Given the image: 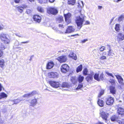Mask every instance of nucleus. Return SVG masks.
I'll use <instances>...</instances> for the list:
<instances>
[{
    "label": "nucleus",
    "instance_id": "57",
    "mask_svg": "<svg viewBox=\"0 0 124 124\" xmlns=\"http://www.w3.org/2000/svg\"><path fill=\"white\" fill-rule=\"evenodd\" d=\"M3 87L1 84L0 83V92L2 90V89Z\"/></svg>",
    "mask_w": 124,
    "mask_h": 124
},
{
    "label": "nucleus",
    "instance_id": "59",
    "mask_svg": "<svg viewBox=\"0 0 124 124\" xmlns=\"http://www.w3.org/2000/svg\"><path fill=\"white\" fill-rule=\"evenodd\" d=\"M16 35L18 37H22L20 35H19L18 34H16Z\"/></svg>",
    "mask_w": 124,
    "mask_h": 124
},
{
    "label": "nucleus",
    "instance_id": "51",
    "mask_svg": "<svg viewBox=\"0 0 124 124\" xmlns=\"http://www.w3.org/2000/svg\"><path fill=\"white\" fill-rule=\"evenodd\" d=\"M106 58V57L105 56H103L101 57L100 59L101 60H103Z\"/></svg>",
    "mask_w": 124,
    "mask_h": 124
},
{
    "label": "nucleus",
    "instance_id": "37",
    "mask_svg": "<svg viewBox=\"0 0 124 124\" xmlns=\"http://www.w3.org/2000/svg\"><path fill=\"white\" fill-rule=\"evenodd\" d=\"M4 65V60L3 59L0 60V66L1 67H3Z\"/></svg>",
    "mask_w": 124,
    "mask_h": 124
},
{
    "label": "nucleus",
    "instance_id": "10",
    "mask_svg": "<svg viewBox=\"0 0 124 124\" xmlns=\"http://www.w3.org/2000/svg\"><path fill=\"white\" fill-rule=\"evenodd\" d=\"M69 67L66 64H64L62 65L61 70V71L63 73H66L68 71Z\"/></svg>",
    "mask_w": 124,
    "mask_h": 124
},
{
    "label": "nucleus",
    "instance_id": "49",
    "mask_svg": "<svg viewBox=\"0 0 124 124\" xmlns=\"http://www.w3.org/2000/svg\"><path fill=\"white\" fill-rule=\"evenodd\" d=\"M75 78H74L73 79H72V82L74 84H75L76 82V81L75 79Z\"/></svg>",
    "mask_w": 124,
    "mask_h": 124
},
{
    "label": "nucleus",
    "instance_id": "2",
    "mask_svg": "<svg viewBox=\"0 0 124 124\" xmlns=\"http://www.w3.org/2000/svg\"><path fill=\"white\" fill-rule=\"evenodd\" d=\"M110 119L112 121H117L120 124H124V119L120 118L117 116H113L111 117Z\"/></svg>",
    "mask_w": 124,
    "mask_h": 124
},
{
    "label": "nucleus",
    "instance_id": "14",
    "mask_svg": "<svg viewBox=\"0 0 124 124\" xmlns=\"http://www.w3.org/2000/svg\"><path fill=\"white\" fill-rule=\"evenodd\" d=\"M115 75L118 79L119 83L122 85H124V83L123 82L124 80L122 77L118 75Z\"/></svg>",
    "mask_w": 124,
    "mask_h": 124
},
{
    "label": "nucleus",
    "instance_id": "63",
    "mask_svg": "<svg viewBox=\"0 0 124 124\" xmlns=\"http://www.w3.org/2000/svg\"><path fill=\"white\" fill-rule=\"evenodd\" d=\"M76 35L78 36V34H76L73 35H72L71 36H76Z\"/></svg>",
    "mask_w": 124,
    "mask_h": 124
},
{
    "label": "nucleus",
    "instance_id": "52",
    "mask_svg": "<svg viewBox=\"0 0 124 124\" xmlns=\"http://www.w3.org/2000/svg\"><path fill=\"white\" fill-rule=\"evenodd\" d=\"M88 41L87 39H85L81 40V42L83 43H85V42Z\"/></svg>",
    "mask_w": 124,
    "mask_h": 124
},
{
    "label": "nucleus",
    "instance_id": "23",
    "mask_svg": "<svg viewBox=\"0 0 124 124\" xmlns=\"http://www.w3.org/2000/svg\"><path fill=\"white\" fill-rule=\"evenodd\" d=\"M124 112V109L122 108L119 107L118 108L117 112L119 114L122 115Z\"/></svg>",
    "mask_w": 124,
    "mask_h": 124
},
{
    "label": "nucleus",
    "instance_id": "44",
    "mask_svg": "<svg viewBox=\"0 0 124 124\" xmlns=\"http://www.w3.org/2000/svg\"><path fill=\"white\" fill-rule=\"evenodd\" d=\"M124 19V17L123 16H121L119 17L118 19L119 21L120 22L122 21Z\"/></svg>",
    "mask_w": 124,
    "mask_h": 124
},
{
    "label": "nucleus",
    "instance_id": "28",
    "mask_svg": "<svg viewBox=\"0 0 124 124\" xmlns=\"http://www.w3.org/2000/svg\"><path fill=\"white\" fill-rule=\"evenodd\" d=\"M7 95L4 92H2L0 94V99L2 98H6L7 97Z\"/></svg>",
    "mask_w": 124,
    "mask_h": 124
},
{
    "label": "nucleus",
    "instance_id": "41",
    "mask_svg": "<svg viewBox=\"0 0 124 124\" xmlns=\"http://www.w3.org/2000/svg\"><path fill=\"white\" fill-rule=\"evenodd\" d=\"M107 46L109 50L108 52V55H110L111 54V50L110 49V47L108 45H107Z\"/></svg>",
    "mask_w": 124,
    "mask_h": 124
},
{
    "label": "nucleus",
    "instance_id": "55",
    "mask_svg": "<svg viewBox=\"0 0 124 124\" xmlns=\"http://www.w3.org/2000/svg\"><path fill=\"white\" fill-rule=\"evenodd\" d=\"M98 9H101L102 8V6H98Z\"/></svg>",
    "mask_w": 124,
    "mask_h": 124
},
{
    "label": "nucleus",
    "instance_id": "58",
    "mask_svg": "<svg viewBox=\"0 0 124 124\" xmlns=\"http://www.w3.org/2000/svg\"><path fill=\"white\" fill-rule=\"evenodd\" d=\"M20 0H15V1L16 3H18L19 2Z\"/></svg>",
    "mask_w": 124,
    "mask_h": 124
},
{
    "label": "nucleus",
    "instance_id": "61",
    "mask_svg": "<svg viewBox=\"0 0 124 124\" xmlns=\"http://www.w3.org/2000/svg\"><path fill=\"white\" fill-rule=\"evenodd\" d=\"M59 26L60 27H62L63 25L62 24H59Z\"/></svg>",
    "mask_w": 124,
    "mask_h": 124
},
{
    "label": "nucleus",
    "instance_id": "9",
    "mask_svg": "<svg viewBox=\"0 0 124 124\" xmlns=\"http://www.w3.org/2000/svg\"><path fill=\"white\" fill-rule=\"evenodd\" d=\"M38 99V98L35 97L34 99H32L31 101H28L29 105L32 107H34L36 104L37 101Z\"/></svg>",
    "mask_w": 124,
    "mask_h": 124
},
{
    "label": "nucleus",
    "instance_id": "33",
    "mask_svg": "<svg viewBox=\"0 0 124 124\" xmlns=\"http://www.w3.org/2000/svg\"><path fill=\"white\" fill-rule=\"evenodd\" d=\"M62 87H69V85L67 83H63L62 85Z\"/></svg>",
    "mask_w": 124,
    "mask_h": 124
},
{
    "label": "nucleus",
    "instance_id": "46",
    "mask_svg": "<svg viewBox=\"0 0 124 124\" xmlns=\"http://www.w3.org/2000/svg\"><path fill=\"white\" fill-rule=\"evenodd\" d=\"M4 27V26L1 23H0V30H2Z\"/></svg>",
    "mask_w": 124,
    "mask_h": 124
},
{
    "label": "nucleus",
    "instance_id": "34",
    "mask_svg": "<svg viewBox=\"0 0 124 124\" xmlns=\"http://www.w3.org/2000/svg\"><path fill=\"white\" fill-rule=\"evenodd\" d=\"M75 2V0H68V4H69L73 5Z\"/></svg>",
    "mask_w": 124,
    "mask_h": 124
},
{
    "label": "nucleus",
    "instance_id": "31",
    "mask_svg": "<svg viewBox=\"0 0 124 124\" xmlns=\"http://www.w3.org/2000/svg\"><path fill=\"white\" fill-rule=\"evenodd\" d=\"M93 77H94V78L96 80L98 81H100V79H99V74L98 73H95L94 74V75Z\"/></svg>",
    "mask_w": 124,
    "mask_h": 124
},
{
    "label": "nucleus",
    "instance_id": "45",
    "mask_svg": "<svg viewBox=\"0 0 124 124\" xmlns=\"http://www.w3.org/2000/svg\"><path fill=\"white\" fill-rule=\"evenodd\" d=\"M78 4L79 5L80 7H83L84 6L83 3L82 1H80V2L78 3Z\"/></svg>",
    "mask_w": 124,
    "mask_h": 124
},
{
    "label": "nucleus",
    "instance_id": "4",
    "mask_svg": "<svg viewBox=\"0 0 124 124\" xmlns=\"http://www.w3.org/2000/svg\"><path fill=\"white\" fill-rule=\"evenodd\" d=\"M100 116L101 117L103 120L105 121L106 123L107 122V118L109 116V113L106 112L102 111L100 110Z\"/></svg>",
    "mask_w": 124,
    "mask_h": 124
},
{
    "label": "nucleus",
    "instance_id": "43",
    "mask_svg": "<svg viewBox=\"0 0 124 124\" xmlns=\"http://www.w3.org/2000/svg\"><path fill=\"white\" fill-rule=\"evenodd\" d=\"M104 93V90H102L100 92V94H99L98 96V97H100L101 96L103 95Z\"/></svg>",
    "mask_w": 124,
    "mask_h": 124
},
{
    "label": "nucleus",
    "instance_id": "24",
    "mask_svg": "<svg viewBox=\"0 0 124 124\" xmlns=\"http://www.w3.org/2000/svg\"><path fill=\"white\" fill-rule=\"evenodd\" d=\"M29 42V41H27L25 42H21L20 43H19L17 41H16L15 43V45L16 46H18L19 45H21L22 44H25L28 43Z\"/></svg>",
    "mask_w": 124,
    "mask_h": 124
},
{
    "label": "nucleus",
    "instance_id": "42",
    "mask_svg": "<svg viewBox=\"0 0 124 124\" xmlns=\"http://www.w3.org/2000/svg\"><path fill=\"white\" fill-rule=\"evenodd\" d=\"M83 87V85L82 84H80L78 85L77 87L76 88V89H80L81 88H82Z\"/></svg>",
    "mask_w": 124,
    "mask_h": 124
},
{
    "label": "nucleus",
    "instance_id": "18",
    "mask_svg": "<svg viewBox=\"0 0 124 124\" xmlns=\"http://www.w3.org/2000/svg\"><path fill=\"white\" fill-rule=\"evenodd\" d=\"M75 29L73 28L71 26H69L66 30L65 33H69L74 32Z\"/></svg>",
    "mask_w": 124,
    "mask_h": 124
},
{
    "label": "nucleus",
    "instance_id": "5",
    "mask_svg": "<svg viewBox=\"0 0 124 124\" xmlns=\"http://www.w3.org/2000/svg\"><path fill=\"white\" fill-rule=\"evenodd\" d=\"M47 12L49 14L56 15L58 13V11L54 8H49L47 9Z\"/></svg>",
    "mask_w": 124,
    "mask_h": 124
},
{
    "label": "nucleus",
    "instance_id": "56",
    "mask_svg": "<svg viewBox=\"0 0 124 124\" xmlns=\"http://www.w3.org/2000/svg\"><path fill=\"white\" fill-rule=\"evenodd\" d=\"M3 54V52L0 50V57L2 56Z\"/></svg>",
    "mask_w": 124,
    "mask_h": 124
},
{
    "label": "nucleus",
    "instance_id": "21",
    "mask_svg": "<svg viewBox=\"0 0 124 124\" xmlns=\"http://www.w3.org/2000/svg\"><path fill=\"white\" fill-rule=\"evenodd\" d=\"M117 37V39L119 41L122 40L124 39V35L121 33H119Z\"/></svg>",
    "mask_w": 124,
    "mask_h": 124
},
{
    "label": "nucleus",
    "instance_id": "48",
    "mask_svg": "<svg viewBox=\"0 0 124 124\" xmlns=\"http://www.w3.org/2000/svg\"><path fill=\"white\" fill-rule=\"evenodd\" d=\"M105 49V47L104 46H102L100 49V51H103Z\"/></svg>",
    "mask_w": 124,
    "mask_h": 124
},
{
    "label": "nucleus",
    "instance_id": "1",
    "mask_svg": "<svg viewBox=\"0 0 124 124\" xmlns=\"http://www.w3.org/2000/svg\"><path fill=\"white\" fill-rule=\"evenodd\" d=\"M85 18L86 17L84 15L81 14L80 16H78L75 17V21L78 29H80L82 27L83 23L85 21Z\"/></svg>",
    "mask_w": 124,
    "mask_h": 124
},
{
    "label": "nucleus",
    "instance_id": "64",
    "mask_svg": "<svg viewBox=\"0 0 124 124\" xmlns=\"http://www.w3.org/2000/svg\"><path fill=\"white\" fill-rule=\"evenodd\" d=\"M31 59H32V58H31H31H30V60H31Z\"/></svg>",
    "mask_w": 124,
    "mask_h": 124
},
{
    "label": "nucleus",
    "instance_id": "16",
    "mask_svg": "<svg viewBox=\"0 0 124 124\" xmlns=\"http://www.w3.org/2000/svg\"><path fill=\"white\" fill-rule=\"evenodd\" d=\"M27 7V6L26 5H22L18 6L17 8L18 9V11L20 13H22L23 11L24 8H26Z\"/></svg>",
    "mask_w": 124,
    "mask_h": 124
},
{
    "label": "nucleus",
    "instance_id": "27",
    "mask_svg": "<svg viewBox=\"0 0 124 124\" xmlns=\"http://www.w3.org/2000/svg\"><path fill=\"white\" fill-rule=\"evenodd\" d=\"M84 78V77L80 75H79L77 78L78 81L79 83H81L83 81Z\"/></svg>",
    "mask_w": 124,
    "mask_h": 124
},
{
    "label": "nucleus",
    "instance_id": "38",
    "mask_svg": "<svg viewBox=\"0 0 124 124\" xmlns=\"http://www.w3.org/2000/svg\"><path fill=\"white\" fill-rule=\"evenodd\" d=\"M37 9L38 11L42 13L44 12L43 9L40 7H38Z\"/></svg>",
    "mask_w": 124,
    "mask_h": 124
},
{
    "label": "nucleus",
    "instance_id": "13",
    "mask_svg": "<svg viewBox=\"0 0 124 124\" xmlns=\"http://www.w3.org/2000/svg\"><path fill=\"white\" fill-rule=\"evenodd\" d=\"M67 59L66 56L62 55L58 57L57 59L60 63H62L65 62L66 61Z\"/></svg>",
    "mask_w": 124,
    "mask_h": 124
},
{
    "label": "nucleus",
    "instance_id": "25",
    "mask_svg": "<svg viewBox=\"0 0 124 124\" xmlns=\"http://www.w3.org/2000/svg\"><path fill=\"white\" fill-rule=\"evenodd\" d=\"M97 103L98 105L100 107H103L104 105L103 101L101 99L98 100Z\"/></svg>",
    "mask_w": 124,
    "mask_h": 124
},
{
    "label": "nucleus",
    "instance_id": "3",
    "mask_svg": "<svg viewBox=\"0 0 124 124\" xmlns=\"http://www.w3.org/2000/svg\"><path fill=\"white\" fill-rule=\"evenodd\" d=\"M0 38L1 40L4 43L6 44H8L10 42V40L8 38V35L3 33L0 34Z\"/></svg>",
    "mask_w": 124,
    "mask_h": 124
},
{
    "label": "nucleus",
    "instance_id": "40",
    "mask_svg": "<svg viewBox=\"0 0 124 124\" xmlns=\"http://www.w3.org/2000/svg\"><path fill=\"white\" fill-rule=\"evenodd\" d=\"M104 74L103 73H102L100 75V78H99L100 80H104V78L103 77Z\"/></svg>",
    "mask_w": 124,
    "mask_h": 124
},
{
    "label": "nucleus",
    "instance_id": "17",
    "mask_svg": "<svg viewBox=\"0 0 124 124\" xmlns=\"http://www.w3.org/2000/svg\"><path fill=\"white\" fill-rule=\"evenodd\" d=\"M37 93V92L36 91H34L28 94L23 95V97H28L30 96L36 94Z\"/></svg>",
    "mask_w": 124,
    "mask_h": 124
},
{
    "label": "nucleus",
    "instance_id": "29",
    "mask_svg": "<svg viewBox=\"0 0 124 124\" xmlns=\"http://www.w3.org/2000/svg\"><path fill=\"white\" fill-rule=\"evenodd\" d=\"M63 21V17L62 16H60L56 19V21L57 23H60Z\"/></svg>",
    "mask_w": 124,
    "mask_h": 124
},
{
    "label": "nucleus",
    "instance_id": "35",
    "mask_svg": "<svg viewBox=\"0 0 124 124\" xmlns=\"http://www.w3.org/2000/svg\"><path fill=\"white\" fill-rule=\"evenodd\" d=\"M82 69V65H80L77 68L76 71L77 72H78L81 71Z\"/></svg>",
    "mask_w": 124,
    "mask_h": 124
},
{
    "label": "nucleus",
    "instance_id": "50",
    "mask_svg": "<svg viewBox=\"0 0 124 124\" xmlns=\"http://www.w3.org/2000/svg\"><path fill=\"white\" fill-rule=\"evenodd\" d=\"M1 48L2 50H4L5 49V47L3 45V44H2L1 45Z\"/></svg>",
    "mask_w": 124,
    "mask_h": 124
},
{
    "label": "nucleus",
    "instance_id": "8",
    "mask_svg": "<svg viewBox=\"0 0 124 124\" xmlns=\"http://www.w3.org/2000/svg\"><path fill=\"white\" fill-rule=\"evenodd\" d=\"M94 74V73L93 71H90V73L88 74V75L86 78V79L88 82L93 80Z\"/></svg>",
    "mask_w": 124,
    "mask_h": 124
},
{
    "label": "nucleus",
    "instance_id": "47",
    "mask_svg": "<svg viewBox=\"0 0 124 124\" xmlns=\"http://www.w3.org/2000/svg\"><path fill=\"white\" fill-rule=\"evenodd\" d=\"M31 12V10L30 9H27V10L26 12L28 14H30V13Z\"/></svg>",
    "mask_w": 124,
    "mask_h": 124
},
{
    "label": "nucleus",
    "instance_id": "20",
    "mask_svg": "<svg viewBox=\"0 0 124 124\" xmlns=\"http://www.w3.org/2000/svg\"><path fill=\"white\" fill-rule=\"evenodd\" d=\"M69 56L70 57L72 58L73 59L75 60H76L77 59V57L76 54H75L74 52L73 51L71 52Z\"/></svg>",
    "mask_w": 124,
    "mask_h": 124
},
{
    "label": "nucleus",
    "instance_id": "22",
    "mask_svg": "<svg viewBox=\"0 0 124 124\" xmlns=\"http://www.w3.org/2000/svg\"><path fill=\"white\" fill-rule=\"evenodd\" d=\"M22 100L19 99H17L16 100H14L13 101L11 100H9V101H11L13 102L12 105H13L14 104H17L19 103Z\"/></svg>",
    "mask_w": 124,
    "mask_h": 124
},
{
    "label": "nucleus",
    "instance_id": "19",
    "mask_svg": "<svg viewBox=\"0 0 124 124\" xmlns=\"http://www.w3.org/2000/svg\"><path fill=\"white\" fill-rule=\"evenodd\" d=\"M54 66V63L53 62H48L46 64V69H50L52 68Z\"/></svg>",
    "mask_w": 124,
    "mask_h": 124
},
{
    "label": "nucleus",
    "instance_id": "26",
    "mask_svg": "<svg viewBox=\"0 0 124 124\" xmlns=\"http://www.w3.org/2000/svg\"><path fill=\"white\" fill-rule=\"evenodd\" d=\"M110 92L113 94H115L116 92V89L115 88L112 86L110 87Z\"/></svg>",
    "mask_w": 124,
    "mask_h": 124
},
{
    "label": "nucleus",
    "instance_id": "12",
    "mask_svg": "<svg viewBox=\"0 0 124 124\" xmlns=\"http://www.w3.org/2000/svg\"><path fill=\"white\" fill-rule=\"evenodd\" d=\"M114 102L113 98L111 97L108 98L106 100V104L108 105H111Z\"/></svg>",
    "mask_w": 124,
    "mask_h": 124
},
{
    "label": "nucleus",
    "instance_id": "62",
    "mask_svg": "<svg viewBox=\"0 0 124 124\" xmlns=\"http://www.w3.org/2000/svg\"><path fill=\"white\" fill-rule=\"evenodd\" d=\"M122 30L123 31H124V24L123 26V28H122Z\"/></svg>",
    "mask_w": 124,
    "mask_h": 124
},
{
    "label": "nucleus",
    "instance_id": "7",
    "mask_svg": "<svg viewBox=\"0 0 124 124\" xmlns=\"http://www.w3.org/2000/svg\"><path fill=\"white\" fill-rule=\"evenodd\" d=\"M49 83L52 87L55 88H57L59 87L60 83L58 82L54 81H49Z\"/></svg>",
    "mask_w": 124,
    "mask_h": 124
},
{
    "label": "nucleus",
    "instance_id": "15",
    "mask_svg": "<svg viewBox=\"0 0 124 124\" xmlns=\"http://www.w3.org/2000/svg\"><path fill=\"white\" fill-rule=\"evenodd\" d=\"M33 18L34 21L38 23H40L41 19V17L38 15H35L34 16Z\"/></svg>",
    "mask_w": 124,
    "mask_h": 124
},
{
    "label": "nucleus",
    "instance_id": "32",
    "mask_svg": "<svg viewBox=\"0 0 124 124\" xmlns=\"http://www.w3.org/2000/svg\"><path fill=\"white\" fill-rule=\"evenodd\" d=\"M105 72L108 76H111L113 78H114V77L113 76L112 74L110 73L108 70H105Z\"/></svg>",
    "mask_w": 124,
    "mask_h": 124
},
{
    "label": "nucleus",
    "instance_id": "6",
    "mask_svg": "<svg viewBox=\"0 0 124 124\" xmlns=\"http://www.w3.org/2000/svg\"><path fill=\"white\" fill-rule=\"evenodd\" d=\"M65 21L67 24H69L71 22L70 17L71 14L70 13H68L67 14H64Z\"/></svg>",
    "mask_w": 124,
    "mask_h": 124
},
{
    "label": "nucleus",
    "instance_id": "54",
    "mask_svg": "<svg viewBox=\"0 0 124 124\" xmlns=\"http://www.w3.org/2000/svg\"><path fill=\"white\" fill-rule=\"evenodd\" d=\"M85 24H90V22L88 21H87L86 22Z\"/></svg>",
    "mask_w": 124,
    "mask_h": 124
},
{
    "label": "nucleus",
    "instance_id": "53",
    "mask_svg": "<svg viewBox=\"0 0 124 124\" xmlns=\"http://www.w3.org/2000/svg\"><path fill=\"white\" fill-rule=\"evenodd\" d=\"M111 81H109V82L110 83H111V84L114 83L115 82V81L113 79L111 80Z\"/></svg>",
    "mask_w": 124,
    "mask_h": 124
},
{
    "label": "nucleus",
    "instance_id": "11",
    "mask_svg": "<svg viewBox=\"0 0 124 124\" xmlns=\"http://www.w3.org/2000/svg\"><path fill=\"white\" fill-rule=\"evenodd\" d=\"M48 77L51 78H56L58 77V74L57 72H51L48 74Z\"/></svg>",
    "mask_w": 124,
    "mask_h": 124
},
{
    "label": "nucleus",
    "instance_id": "39",
    "mask_svg": "<svg viewBox=\"0 0 124 124\" xmlns=\"http://www.w3.org/2000/svg\"><path fill=\"white\" fill-rule=\"evenodd\" d=\"M88 70L87 69L85 68L83 70V74L85 75H86L87 74Z\"/></svg>",
    "mask_w": 124,
    "mask_h": 124
},
{
    "label": "nucleus",
    "instance_id": "36",
    "mask_svg": "<svg viewBox=\"0 0 124 124\" xmlns=\"http://www.w3.org/2000/svg\"><path fill=\"white\" fill-rule=\"evenodd\" d=\"M38 1L40 4L46 3L47 1V0H38Z\"/></svg>",
    "mask_w": 124,
    "mask_h": 124
},
{
    "label": "nucleus",
    "instance_id": "60",
    "mask_svg": "<svg viewBox=\"0 0 124 124\" xmlns=\"http://www.w3.org/2000/svg\"><path fill=\"white\" fill-rule=\"evenodd\" d=\"M30 2H33L34 0H28Z\"/></svg>",
    "mask_w": 124,
    "mask_h": 124
},
{
    "label": "nucleus",
    "instance_id": "30",
    "mask_svg": "<svg viewBox=\"0 0 124 124\" xmlns=\"http://www.w3.org/2000/svg\"><path fill=\"white\" fill-rule=\"evenodd\" d=\"M120 25L119 24H117L115 25V29L117 32H119L120 31Z\"/></svg>",
    "mask_w": 124,
    "mask_h": 124
}]
</instances>
